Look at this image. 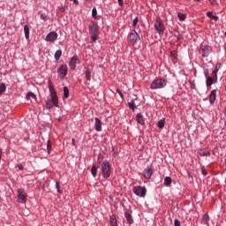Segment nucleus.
I'll return each mask as SVG.
<instances>
[{
    "label": "nucleus",
    "instance_id": "51",
    "mask_svg": "<svg viewBox=\"0 0 226 226\" xmlns=\"http://www.w3.org/2000/svg\"><path fill=\"white\" fill-rule=\"evenodd\" d=\"M2 158H3V150L0 148V162Z\"/></svg>",
    "mask_w": 226,
    "mask_h": 226
},
{
    "label": "nucleus",
    "instance_id": "23",
    "mask_svg": "<svg viewBox=\"0 0 226 226\" xmlns=\"http://www.w3.org/2000/svg\"><path fill=\"white\" fill-rule=\"evenodd\" d=\"M24 33L26 40H29V25L24 26Z\"/></svg>",
    "mask_w": 226,
    "mask_h": 226
},
{
    "label": "nucleus",
    "instance_id": "15",
    "mask_svg": "<svg viewBox=\"0 0 226 226\" xmlns=\"http://www.w3.org/2000/svg\"><path fill=\"white\" fill-rule=\"evenodd\" d=\"M57 40V33L56 32H50L46 35V41H50L51 43H54Z\"/></svg>",
    "mask_w": 226,
    "mask_h": 226
},
{
    "label": "nucleus",
    "instance_id": "42",
    "mask_svg": "<svg viewBox=\"0 0 226 226\" xmlns=\"http://www.w3.org/2000/svg\"><path fill=\"white\" fill-rule=\"evenodd\" d=\"M48 17H49V16H48L46 13H41V20L46 21L47 19H48Z\"/></svg>",
    "mask_w": 226,
    "mask_h": 226
},
{
    "label": "nucleus",
    "instance_id": "19",
    "mask_svg": "<svg viewBox=\"0 0 226 226\" xmlns=\"http://www.w3.org/2000/svg\"><path fill=\"white\" fill-rule=\"evenodd\" d=\"M136 119H137L139 124H141V126H144V124H146V122L144 120V117L142 115H140L139 113H138L136 115Z\"/></svg>",
    "mask_w": 226,
    "mask_h": 226
},
{
    "label": "nucleus",
    "instance_id": "26",
    "mask_svg": "<svg viewBox=\"0 0 226 226\" xmlns=\"http://www.w3.org/2000/svg\"><path fill=\"white\" fill-rule=\"evenodd\" d=\"M221 68H222V64H216V65H215L214 71L212 72V73L214 75H218V72H220Z\"/></svg>",
    "mask_w": 226,
    "mask_h": 226
},
{
    "label": "nucleus",
    "instance_id": "17",
    "mask_svg": "<svg viewBox=\"0 0 226 226\" xmlns=\"http://www.w3.org/2000/svg\"><path fill=\"white\" fill-rule=\"evenodd\" d=\"M215 102H216V90H212L210 94H209V103H211V105H213V103H215Z\"/></svg>",
    "mask_w": 226,
    "mask_h": 226
},
{
    "label": "nucleus",
    "instance_id": "52",
    "mask_svg": "<svg viewBox=\"0 0 226 226\" xmlns=\"http://www.w3.org/2000/svg\"><path fill=\"white\" fill-rule=\"evenodd\" d=\"M73 2L74 4H79V0H71Z\"/></svg>",
    "mask_w": 226,
    "mask_h": 226
},
{
    "label": "nucleus",
    "instance_id": "20",
    "mask_svg": "<svg viewBox=\"0 0 226 226\" xmlns=\"http://www.w3.org/2000/svg\"><path fill=\"white\" fill-rule=\"evenodd\" d=\"M109 225L110 226H118L117 225V218H116V215H112L109 216Z\"/></svg>",
    "mask_w": 226,
    "mask_h": 226
},
{
    "label": "nucleus",
    "instance_id": "48",
    "mask_svg": "<svg viewBox=\"0 0 226 226\" xmlns=\"http://www.w3.org/2000/svg\"><path fill=\"white\" fill-rule=\"evenodd\" d=\"M210 4H212L213 6H215V4H217L218 3H216V0H209Z\"/></svg>",
    "mask_w": 226,
    "mask_h": 226
},
{
    "label": "nucleus",
    "instance_id": "56",
    "mask_svg": "<svg viewBox=\"0 0 226 226\" xmlns=\"http://www.w3.org/2000/svg\"><path fill=\"white\" fill-rule=\"evenodd\" d=\"M34 3H36V1H38V0H34Z\"/></svg>",
    "mask_w": 226,
    "mask_h": 226
},
{
    "label": "nucleus",
    "instance_id": "25",
    "mask_svg": "<svg viewBox=\"0 0 226 226\" xmlns=\"http://www.w3.org/2000/svg\"><path fill=\"white\" fill-rule=\"evenodd\" d=\"M31 98L33 99V100H36V94H34V93H33V92H28L27 94H26V100H31Z\"/></svg>",
    "mask_w": 226,
    "mask_h": 226
},
{
    "label": "nucleus",
    "instance_id": "18",
    "mask_svg": "<svg viewBox=\"0 0 226 226\" xmlns=\"http://www.w3.org/2000/svg\"><path fill=\"white\" fill-rule=\"evenodd\" d=\"M94 126L96 132H102V120H100V118L95 117Z\"/></svg>",
    "mask_w": 226,
    "mask_h": 226
},
{
    "label": "nucleus",
    "instance_id": "7",
    "mask_svg": "<svg viewBox=\"0 0 226 226\" xmlns=\"http://www.w3.org/2000/svg\"><path fill=\"white\" fill-rule=\"evenodd\" d=\"M17 197L21 204H26L27 202V193L24 188L18 189Z\"/></svg>",
    "mask_w": 226,
    "mask_h": 226
},
{
    "label": "nucleus",
    "instance_id": "9",
    "mask_svg": "<svg viewBox=\"0 0 226 226\" xmlns=\"http://www.w3.org/2000/svg\"><path fill=\"white\" fill-rule=\"evenodd\" d=\"M57 73L61 80H63V79L68 75V65H66V64H61L57 69Z\"/></svg>",
    "mask_w": 226,
    "mask_h": 226
},
{
    "label": "nucleus",
    "instance_id": "21",
    "mask_svg": "<svg viewBox=\"0 0 226 226\" xmlns=\"http://www.w3.org/2000/svg\"><path fill=\"white\" fill-rule=\"evenodd\" d=\"M207 17H208V19H211L212 20H215V22H218V20L220 19L218 16L213 14V11H207Z\"/></svg>",
    "mask_w": 226,
    "mask_h": 226
},
{
    "label": "nucleus",
    "instance_id": "2",
    "mask_svg": "<svg viewBox=\"0 0 226 226\" xmlns=\"http://www.w3.org/2000/svg\"><path fill=\"white\" fill-rule=\"evenodd\" d=\"M101 167V172L104 179H109L112 176V167L108 160L103 161Z\"/></svg>",
    "mask_w": 226,
    "mask_h": 226
},
{
    "label": "nucleus",
    "instance_id": "45",
    "mask_svg": "<svg viewBox=\"0 0 226 226\" xmlns=\"http://www.w3.org/2000/svg\"><path fill=\"white\" fill-rule=\"evenodd\" d=\"M117 93L119 94V96H120V98H122V100H123V98H124V96L123 95V92L121 91V89L117 88Z\"/></svg>",
    "mask_w": 226,
    "mask_h": 226
},
{
    "label": "nucleus",
    "instance_id": "10",
    "mask_svg": "<svg viewBox=\"0 0 226 226\" xmlns=\"http://www.w3.org/2000/svg\"><path fill=\"white\" fill-rule=\"evenodd\" d=\"M129 40L132 45L136 44L137 41L140 40V36H139V34L137 33V31H135V29L132 30L129 34Z\"/></svg>",
    "mask_w": 226,
    "mask_h": 226
},
{
    "label": "nucleus",
    "instance_id": "53",
    "mask_svg": "<svg viewBox=\"0 0 226 226\" xmlns=\"http://www.w3.org/2000/svg\"><path fill=\"white\" fill-rule=\"evenodd\" d=\"M72 146H75V139H72Z\"/></svg>",
    "mask_w": 226,
    "mask_h": 226
},
{
    "label": "nucleus",
    "instance_id": "11",
    "mask_svg": "<svg viewBox=\"0 0 226 226\" xmlns=\"http://www.w3.org/2000/svg\"><path fill=\"white\" fill-rule=\"evenodd\" d=\"M77 64H80V60H79V56H73L69 62L70 70H72V72L75 71Z\"/></svg>",
    "mask_w": 226,
    "mask_h": 226
},
{
    "label": "nucleus",
    "instance_id": "47",
    "mask_svg": "<svg viewBox=\"0 0 226 226\" xmlns=\"http://www.w3.org/2000/svg\"><path fill=\"white\" fill-rule=\"evenodd\" d=\"M19 168V170H24V166L22 165V163H19L16 166V168Z\"/></svg>",
    "mask_w": 226,
    "mask_h": 226
},
{
    "label": "nucleus",
    "instance_id": "39",
    "mask_svg": "<svg viewBox=\"0 0 226 226\" xmlns=\"http://www.w3.org/2000/svg\"><path fill=\"white\" fill-rule=\"evenodd\" d=\"M200 156H211V153L203 151L200 154Z\"/></svg>",
    "mask_w": 226,
    "mask_h": 226
},
{
    "label": "nucleus",
    "instance_id": "31",
    "mask_svg": "<svg viewBox=\"0 0 226 226\" xmlns=\"http://www.w3.org/2000/svg\"><path fill=\"white\" fill-rule=\"evenodd\" d=\"M129 109H132V110H135L137 109V106L135 105V100H132V102H128Z\"/></svg>",
    "mask_w": 226,
    "mask_h": 226
},
{
    "label": "nucleus",
    "instance_id": "43",
    "mask_svg": "<svg viewBox=\"0 0 226 226\" xmlns=\"http://www.w3.org/2000/svg\"><path fill=\"white\" fill-rule=\"evenodd\" d=\"M137 24H139V18L136 17L133 21H132V26L133 27H135L137 26Z\"/></svg>",
    "mask_w": 226,
    "mask_h": 226
},
{
    "label": "nucleus",
    "instance_id": "50",
    "mask_svg": "<svg viewBox=\"0 0 226 226\" xmlns=\"http://www.w3.org/2000/svg\"><path fill=\"white\" fill-rule=\"evenodd\" d=\"M191 89H196L195 83L190 82Z\"/></svg>",
    "mask_w": 226,
    "mask_h": 226
},
{
    "label": "nucleus",
    "instance_id": "8",
    "mask_svg": "<svg viewBox=\"0 0 226 226\" xmlns=\"http://www.w3.org/2000/svg\"><path fill=\"white\" fill-rule=\"evenodd\" d=\"M132 192L138 197H146L147 190L146 189V187L137 185L133 187Z\"/></svg>",
    "mask_w": 226,
    "mask_h": 226
},
{
    "label": "nucleus",
    "instance_id": "37",
    "mask_svg": "<svg viewBox=\"0 0 226 226\" xmlns=\"http://www.w3.org/2000/svg\"><path fill=\"white\" fill-rule=\"evenodd\" d=\"M96 15H98V11L96 10V8H93L92 10V17H94V19H96Z\"/></svg>",
    "mask_w": 226,
    "mask_h": 226
},
{
    "label": "nucleus",
    "instance_id": "30",
    "mask_svg": "<svg viewBox=\"0 0 226 226\" xmlns=\"http://www.w3.org/2000/svg\"><path fill=\"white\" fill-rule=\"evenodd\" d=\"M70 97V89L68 87H64V98H69Z\"/></svg>",
    "mask_w": 226,
    "mask_h": 226
},
{
    "label": "nucleus",
    "instance_id": "33",
    "mask_svg": "<svg viewBox=\"0 0 226 226\" xmlns=\"http://www.w3.org/2000/svg\"><path fill=\"white\" fill-rule=\"evenodd\" d=\"M177 17L181 22L186 20V16L185 14H183L182 12H178Z\"/></svg>",
    "mask_w": 226,
    "mask_h": 226
},
{
    "label": "nucleus",
    "instance_id": "1",
    "mask_svg": "<svg viewBox=\"0 0 226 226\" xmlns=\"http://www.w3.org/2000/svg\"><path fill=\"white\" fill-rule=\"evenodd\" d=\"M48 87L49 90L50 99L46 101V109L50 110L53 107H59V100L57 98V92H56L54 84L50 79L48 80Z\"/></svg>",
    "mask_w": 226,
    "mask_h": 226
},
{
    "label": "nucleus",
    "instance_id": "44",
    "mask_svg": "<svg viewBox=\"0 0 226 226\" xmlns=\"http://www.w3.org/2000/svg\"><path fill=\"white\" fill-rule=\"evenodd\" d=\"M174 225L175 226H181V221H179V219H175L174 220Z\"/></svg>",
    "mask_w": 226,
    "mask_h": 226
},
{
    "label": "nucleus",
    "instance_id": "32",
    "mask_svg": "<svg viewBox=\"0 0 226 226\" xmlns=\"http://www.w3.org/2000/svg\"><path fill=\"white\" fill-rule=\"evenodd\" d=\"M157 126L160 130H162L163 128V126H165V118L159 120Z\"/></svg>",
    "mask_w": 226,
    "mask_h": 226
},
{
    "label": "nucleus",
    "instance_id": "54",
    "mask_svg": "<svg viewBox=\"0 0 226 226\" xmlns=\"http://www.w3.org/2000/svg\"><path fill=\"white\" fill-rule=\"evenodd\" d=\"M60 10H61V11L64 12L65 9H64V7H61Z\"/></svg>",
    "mask_w": 226,
    "mask_h": 226
},
{
    "label": "nucleus",
    "instance_id": "29",
    "mask_svg": "<svg viewBox=\"0 0 226 226\" xmlns=\"http://www.w3.org/2000/svg\"><path fill=\"white\" fill-rule=\"evenodd\" d=\"M91 174L93 176V177H96V176H98V169L96 168V166H93L91 169Z\"/></svg>",
    "mask_w": 226,
    "mask_h": 226
},
{
    "label": "nucleus",
    "instance_id": "46",
    "mask_svg": "<svg viewBox=\"0 0 226 226\" xmlns=\"http://www.w3.org/2000/svg\"><path fill=\"white\" fill-rule=\"evenodd\" d=\"M204 75H205L206 79H207V77H209V69H204Z\"/></svg>",
    "mask_w": 226,
    "mask_h": 226
},
{
    "label": "nucleus",
    "instance_id": "12",
    "mask_svg": "<svg viewBox=\"0 0 226 226\" xmlns=\"http://www.w3.org/2000/svg\"><path fill=\"white\" fill-rule=\"evenodd\" d=\"M211 75L212 76H209L207 78V80H206L207 87H211L212 84H216V82H218V75L214 74L213 72Z\"/></svg>",
    "mask_w": 226,
    "mask_h": 226
},
{
    "label": "nucleus",
    "instance_id": "35",
    "mask_svg": "<svg viewBox=\"0 0 226 226\" xmlns=\"http://www.w3.org/2000/svg\"><path fill=\"white\" fill-rule=\"evenodd\" d=\"M47 150L49 154H50V151H52V143H50V140H48L47 142Z\"/></svg>",
    "mask_w": 226,
    "mask_h": 226
},
{
    "label": "nucleus",
    "instance_id": "13",
    "mask_svg": "<svg viewBox=\"0 0 226 226\" xmlns=\"http://www.w3.org/2000/svg\"><path fill=\"white\" fill-rule=\"evenodd\" d=\"M153 166L147 165V169L144 170L143 174L145 179H151V177L153 176Z\"/></svg>",
    "mask_w": 226,
    "mask_h": 226
},
{
    "label": "nucleus",
    "instance_id": "4",
    "mask_svg": "<svg viewBox=\"0 0 226 226\" xmlns=\"http://www.w3.org/2000/svg\"><path fill=\"white\" fill-rule=\"evenodd\" d=\"M89 34L92 41L98 40V23L93 22L89 25Z\"/></svg>",
    "mask_w": 226,
    "mask_h": 226
},
{
    "label": "nucleus",
    "instance_id": "38",
    "mask_svg": "<svg viewBox=\"0 0 226 226\" xmlns=\"http://www.w3.org/2000/svg\"><path fill=\"white\" fill-rule=\"evenodd\" d=\"M173 36H175V38H177V41L183 40V35H181L180 34H174Z\"/></svg>",
    "mask_w": 226,
    "mask_h": 226
},
{
    "label": "nucleus",
    "instance_id": "6",
    "mask_svg": "<svg viewBox=\"0 0 226 226\" xmlns=\"http://www.w3.org/2000/svg\"><path fill=\"white\" fill-rule=\"evenodd\" d=\"M211 52H213V47L210 45H204L200 48V55L202 57H207Z\"/></svg>",
    "mask_w": 226,
    "mask_h": 226
},
{
    "label": "nucleus",
    "instance_id": "49",
    "mask_svg": "<svg viewBox=\"0 0 226 226\" xmlns=\"http://www.w3.org/2000/svg\"><path fill=\"white\" fill-rule=\"evenodd\" d=\"M117 2L119 6H124V3L123 2V0H117Z\"/></svg>",
    "mask_w": 226,
    "mask_h": 226
},
{
    "label": "nucleus",
    "instance_id": "40",
    "mask_svg": "<svg viewBox=\"0 0 226 226\" xmlns=\"http://www.w3.org/2000/svg\"><path fill=\"white\" fill-rule=\"evenodd\" d=\"M201 174L203 176H207V170H206V166H202L201 167Z\"/></svg>",
    "mask_w": 226,
    "mask_h": 226
},
{
    "label": "nucleus",
    "instance_id": "27",
    "mask_svg": "<svg viewBox=\"0 0 226 226\" xmlns=\"http://www.w3.org/2000/svg\"><path fill=\"white\" fill-rule=\"evenodd\" d=\"M102 163H103V155H102L100 154L97 157V167H98V169H100V167H102Z\"/></svg>",
    "mask_w": 226,
    "mask_h": 226
},
{
    "label": "nucleus",
    "instance_id": "16",
    "mask_svg": "<svg viewBox=\"0 0 226 226\" xmlns=\"http://www.w3.org/2000/svg\"><path fill=\"white\" fill-rule=\"evenodd\" d=\"M91 75H93V68L87 67L85 71V77L88 82H91Z\"/></svg>",
    "mask_w": 226,
    "mask_h": 226
},
{
    "label": "nucleus",
    "instance_id": "34",
    "mask_svg": "<svg viewBox=\"0 0 226 226\" xmlns=\"http://www.w3.org/2000/svg\"><path fill=\"white\" fill-rule=\"evenodd\" d=\"M6 91V85L4 83L0 84V94H3Z\"/></svg>",
    "mask_w": 226,
    "mask_h": 226
},
{
    "label": "nucleus",
    "instance_id": "14",
    "mask_svg": "<svg viewBox=\"0 0 226 226\" xmlns=\"http://www.w3.org/2000/svg\"><path fill=\"white\" fill-rule=\"evenodd\" d=\"M124 217L126 219V223L128 225H132L134 221H133V215H132V210H125Z\"/></svg>",
    "mask_w": 226,
    "mask_h": 226
},
{
    "label": "nucleus",
    "instance_id": "5",
    "mask_svg": "<svg viewBox=\"0 0 226 226\" xmlns=\"http://www.w3.org/2000/svg\"><path fill=\"white\" fill-rule=\"evenodd\" d=\"M167 86V80L165 79H154L151 85H150V89H163Z\"/></svg>",
    "mask_w": 226,
    "mask_h": 226
},
{
    "label": "nucleus",
    "instance_id": "3",
    "mask_svg": "<svg viewBox=\"0 0 226 226\" xmlns=\"http://www.w3.org/2000/svg\"><path fill=\"white\" fill-rule=\"evenodd\" d=\"M154 27L160 36H162V34L165 33V25L163 24L162 18H157L155 19Z\"/></svg>",
    "mask_w": 226,
    "mask_h": 226
},
{
    "label": "nucleus",
    "instance_id": "28",
    "mask_svg": "<svg viewBox=\"0 0 226 226\" xmlns=\"http://www.w3.org/2000/svg\"><path fill=\"white\" fill-rule=\"evenodd\" d=\"M172 185V178L170 177H165L164 178V185L170 186Z\"/></svg>",
    "mask_w": 226,
    "mask_h": 226
},
{
    "label": "nucleus",
    "instance_id": "22",
    "mask_svg": "<svg viewBox=\"0 0 226 226\" xmlns=\"http://www.w3.org/2000/svg\"><path fill=\"white\" fill-rule=\"evenodd\" d=\"M201 223H204V225H207L209 223V215H203Z\"/></svg>",
    "mask_w": 226,
    "mask_h": 226
},
{
    "label": "nucleus",
    "instance_id": "24",
    "mask_svg": "<svg viewBox=\"0 0 226 226\" xmlns=\"http://www.w3.org/2000/svg\"><path fill=\"white\" fill-rule=\"evenodd\" d=\"M61 56H63V50L57 49L55 52V59H56V61H59V59H61Z\"/></svg>",
    "mask_w": 226,
    "mask_h": 226
},
{
    "label": "nucleus",
    "instance_id": "36",
    "mask_svg": "<svg viewBox=\"0 0 226 226\" xmlns=\"http://www.w3.org/2000/svg\"><path fill=\"white\" fill-rule=\"evenodd\" d=\"M56 188L58 193H63V191L61 190V185L59 184V182H56Z\"/></svg>",
    "mask_w": 226,
    "mask_h": 226
},
{
    "label": "nucleus",
    "instance_id": "55",
    "mask_svg": "<svg viewBox=\"0 0 226 226\" xmlns=\"http://www.w3.org/2000/svg\"><path fill=\"white\" fill-rule=\"evenodd\" d=\"M196 1H198V3H200V1H202V0H196Z\"/></svg>",
    "mask_w": 226,
    "mask_h": 226
},
{
    "label": "nucleus",
    "instance_id": "41",
    "mask_svg": "<svg viewBox=\"0 0 226 226\" xmlns=\"http://www.w3.org/2000/svg\"><path fill=\"white\" fill-rule=\"evenodd\" d=\"M170 54L172 57H174L175 59H177V50H172Z\"/></svg>",
    "mask_w": 226,
    "mask_h": 226
}]
</instances>
